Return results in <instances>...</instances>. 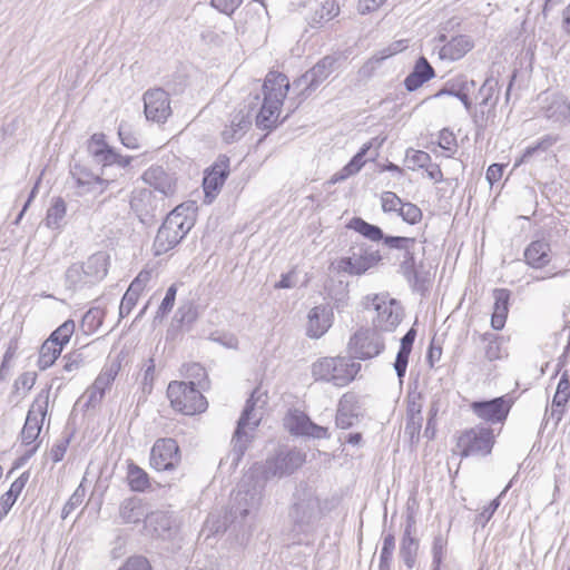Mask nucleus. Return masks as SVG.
Listing matches in <instances>:
<instances>
[{
  "mask_svg": "<svg viewBox=\"0 0 570 570\" xmlns=\"http://www.w3.org/2000/svg\"><path fill=\"white\" fill-rule=\"evenodd\" d=\"M305 459L306 454L301 450L282 446L265 461L255 462L243 476L240 489H245V497L240 500L252 508L258 505L267 482L293 474Z\"/></svg>",
  "mask_w": 570,
  "mask_h": 570,
  "instance_id": "1",
  "label": "nucleus"
},
{
  "mask_svg": "<svg viewBox=\"0 0 570 570\" xmlns=\"http://www.w3.org/2000/svg\"><path fill=\"white\" fill-rule=\"evenodd\" d=\"M321 514V504L315 491L306 483H299L288 511L293 530L298 533H308Z\"/></svg>",
  "mask_w": 570,
  "mask_h": 570,
  "instance_id": "2",
  "label": "nucleus"
},
{
  "mask_svg": "<svg viewBox=\"0 0 570 570\" xmlns=\"http://www.w3.org/2000/svg\"><path fill=\"white\" fill-rule=\"evenodd\" d=\"M194 218L185 215L183 205L173 209L163 222L154 240L155 255H161L176 245L189 233Z\"/></svg>",
  "mask_w": 570,
  "mask_h": 570,
  "instance_id": "3",
  "label": "nucleus"
},
{
  "mask_svg": "<svg viewBox=\"0 0 570 570\" xmlns=\"http://www.w3.org/2000/svg\"><path fill=\"white\" fill-rule=\"evenodd\" d=\"M360 370L361 364L346 356L322 357L313 363L312 376L342 387L352 382Z\"/></svg>",
  "mask_w": 570,
  "mask_h": 570,
  "instance_id": "4",
  "label": "nucleus"
},
{
  "mask_svg": "<svg viewBox=\"0 0 570 570\" xmlns=\"http://www.w3.org/2000/svg\"><path fill=\"white\" fill-rule=\"evenodd\" d=\"M167 396L171 407L185 415H194L206 411L208 403L196 387L194 381H173L167 387Z\"/></svg>",
  "mask_w": 570,
  "mask_h": 570,
  "instance_id": "5",
  "label": "nucleus"
},
{
  "mask_svg": "<svg viewBox=\"0 0 570 570\" xmlns=\"http://www.w3.org/2000/svg\"><path fill=\"white\" fill-rule=\"evenodd\" d=\"M495 435L491 428L475 425L461 433L456 446L462 458L487 456L492 452Z\"/></svg>",
  "mask_w": 570,
  "mask_h": 570,
  "instance_id": "6",
  "label": "nucleus"
},
{
  "mask_svg": "<svg viewBox=\"0 0 570 570\" xmlns=\"http://www.w3.org/2000/svg\"><path fill=\"white\" fill-rule=\"evenodd\" d=\"M382 256L379 249L365 243L356 244L348 250V256L337 262V269L350 275L361 276L379 265Z\"/></svg>",
  "mask_w": 570,
  "mask_h": 570,
  "instance_id": "7",
  "label": "nucleus"
},
{
  "mask_svg": "<svg viewBox=\"0 0 570 570\" xmlns=\"http://www.w3.org/2000/svg\"><path fill=\"white\" fill-rule=\"evenodd\" d=\"M48 401H39L35 400L32 405L30 406L26 422L23 428L19 434V439L22 445L29 446L31 444L32 448L27 450L26 453L21 456V462L28 461L35 453L38 451L40 442H37L42 424L47 414Z\"/></svg>",
  "mask_w": 570,
  "mask_h": 570,
  "instance_id": "8",
  "label": "nucleus"
},
{
  "mask_svg": "<svg viewBox=\"0 0 570 570\" xmlns=\"http://www.w3.org/2000/svg\"><path fill=\"white\" fill-rule=\"evenodd\" d=\"M385 348L383 336L376 330L361 328L348 342L350 358L370 360L380 355Z\"/></svg>",
  "mask_w": 570,
  "mask_h": 570,
  "instance_id": "9",
  "label": "nucleus"
},
{
  "mask_svg": "<svg viewBox=\"0 0 570 570\" xmlns=\"http://www.w3.org/2000/svg\"><path fill=\"white\" fill-rule=\"evenodd\" d=\"M336 61L337 59L333 56L323 57L309 70L293 81V89L298 91V96L307 98L334 71Z\"/></svg>",
  "mask_w": 570,
  "mask_h": 570,
  "instance_id": "10",
  "label": "nucleus"
},
{
  "mask_svg": "<svg viewBox=\"0 0 570 570\" xmlns=\"http://www.w3.org/2000/svg\"><path fill=\"white\" fill-rule=\"evenodd\" d=\"M370 305L377 313L373 320L376 331L391 332L400 324L402 314L395 299L392 298L386 302L384 296L375 294L365 297L364 306L367 308Z\"/></svg>",
  "mask_w": 570,
  "mask_h": 570,
  "instance_id": "11",
  "label": "nucleus"
},
{
  "mask_svg": "<svg viewBox=\"0 0 570 570\" xmlns=\"http://www.w3.org/2000/svg\"><path fill=\"white\" fill-rule=\"evenodd\" d=\"M181 461L177 441L171 438L158 439L150 451V465L159 472L176 470Z\"/></svg>",
  "mask_w": 570,
  "mask_h": 570,
  "instance_id": "12",
  "label": "nucleus"
},
{
  "mask_svg": "<svg viewBox=\"0 0 570 570\" xmlns=\"http://www.w3.org/2000/svg\"><path fill=\"white\" fill-rule=\"evenodd\" d=\"M259 421L261 419L257 417V420L253 421L252 424H242L240 422H237L230 440L232 449L226 458L220 460V464L229 463L230 468H237L254 440V431L258 426Z\"/></svg>",
  "mask_w": 570,
  "mask_h": 570,
  "instance_id": "13",
  "label": "nucleus"
},
{
  "mask_svg": "<svg viewBox=\"0 0 570 570\" xmlns=\"http://www.w3.org/2000/svg\"><path fill=\"white\" fill-rule=\"evenodd\" d=\"M164 197H157L153 190L136 188L131 193L130 208L145 226H151L156 222V213Z\"/></svg>",
  "mask_w": 570,
  "mask_h": 570,
  "instance_id": "14",
  "label": "nucleus"
},
{
  "mask_svg": "<svg viewBox=\"0 0 570 570\" xmlns=\"http://www.w3.org/2000/svg\"><path fill=\"white\" fill-rule=\"evenodd\" d=\"M70 176L75 181L78 196L89 193L102 194L111 183L110 179L104 177V170L100 174H95L87 166L78 163L70 167Z\"/></svg>",
  "mask_w": 570,
  "mask_h": 570,
  "instance_id": "15",
  "label": "nucleus"
},
{
  "mask_svg": "<svg viewBox=\"0 0 570 570\" xmlns=\"http://www.w3.org/2000/svg\"><path fill=\"white\" fill-rule=\"evenodd\" d=\"M144 105L148 120L160 124L171 115L169 95L161 88L147 90L144 95Z\"/></svg>",
  "mask_w": 570,
  "mask_h": 570,
  "instance_id": "16",
  "label": "nucleus"
},
{
  "mask_svg": "<svg viewBox=\"0 0 570 570\" xmlns=\"http://www.w3.org/2000/svg\"><path fill=\"white\" fill-rule=\"evenodd\" d=\"M470 407L479 419L495 424L505 421L511 404L505 396H500L489 401H474Z\"/></svg>",
  "mask_w": 570,
  "mask_h": 570,
  "instance_id": "17",
  "label": "nucleus"
},
{
  "mask_svg": "<svg viewBox=\"0 0 570 570\" xmlns=\"http://www.w3.org/2000/svg\"><path fill=\"white\" fill-rule=\"evenodd\" d=\"M228 175L229 159L226 156L220 157L208 170H206L203 179L205 203L210 204L216 198Z\"/></svg>",
  "mask_w": 570,
  "mask_h": 570,
  "instance_id": "18",
  "label": "nucleus"
},
{
  "mask_svg": "<svg viewBox=\"0 0 570 570\" xmlns=\"http://www.w3.org/2000/svg\"><path fill=\"white\" fill-rule=\"evenodd\" d=\"M384 245L392 249L400 250V255L397 256L400 261L399 273L403 274L407 269L417 265L416 261V239L412 237H403V236H387L384 238Z\"/></svg>",
  "mask_w": 570,
  "mask_h": 570,
  "instance_id": "19",
  "label": "nucleus"
},
{
  "mask_svg": "<svg viewBox=\"0 0 570 570\" xmlns=\"http://www.w3.org/2000/svg\"><path fill=\"white\" fill-rule=\"evenodd\" d=\"M259 104V95H255L253 100L249 102L247 110L240 109L237 111L232 120L229 128H226L223 131V139L230 144L233 141L239 140L248 130L252 125V110Z\"/></svg>",
  "mask_w": 570,
  "mask_h": 570,
  "instance_id": "20",
  "label": "nucleus"
},
{
  "mask_svg": "<svg viewBox=\"0 0 570 570\" xmlns=\"http://www.w3.org/2000/svg\"><path fill=\"white\" fill-rule=\"evenodd\" d=\"M358 399L354 393H345L338 401L335 424L336 428L346 430L352 428L358 421L360 413Z\"/></svg>",
  "mask_w": 570,
  "mask_h": 570,
  "instance_id": "21",
  "label": "nucleus"
},
{
  "mask_svg": "<svg viewBox=\"0 0 570 570\" xmlns=\"http://www.w3.org/2000/svg\"><path fill=\"white\" fill-rule=\"evenodd\" d=\"M333 312L326 305L313 307L307 316L306 335L309 338L322 337L332 326Z\"/></svg>",
  "mask_w": 570,
  "mask_h": 570,
  "instance_id": "22",
  "label": "nucleus"
},
{
  "mask_svg": "<svg viewBox=\"0 0 570 570\" xmlns=\"http://www.w3.org/2000/svg\"><path fill=\"white\" fill-rule=\"evenodd\" d=\"M439 41L444 45L439 49L441 60L455 61L463 58L474 46L469 36L460 35L446 40L445 35L439 37Z\"/></svg>",
  "mask_w": 570,
  "mask_h": 570,
  "instance_id": "23",
  "label": "nucleus"
},
{
  "mask_svg": "<svg viewBox=\"0 0 570 570\" xmlns=\"http://www.w3.org/2000/svg\"><path fill=\"white\" fill-rule=\"evenodd\" d=\"M542 111L543 116L552 122L570 125V101L562 94L548 95Z\"/></svg>",
  "mask_w": 570,
  "mask_h": 570,
  "instance_id": "24",
  "label": "nucleus"
},
{
  "mask_svg": "<svg viewBox=\"0 0 570 570\" xmlns=\"http://www.w3.org/2000/svg\"><path fill=\"white\" fill-rule=\"evenodd\" d=\"M415 531V520L412 515L406 519L405 529L400 544V558L403 560L407 569H413L416 562L420 542L413 535Z\"/></svg>",
  "mask_w": 570,
  "mask_h": 570,
  "instance_id": "25",
  "label": "nucleus"
},
{
  "mask_svg": "<svg viewBox=\"0 0 570 570\" xmlns=\"http://www.w3.org/2000/svg\"><path fill=\"white\" fill-rule=\"evenodd\" d=\"M291 87L293 88L284 73L271 71L263 83L264 100L283 105V100Z\"/></svg>",
  "mask_w": 570,
  "mask_h": 570,
  "instance_id": "26",
  "label": "nucleus"
},
{
  "mask_svg": "<svg viewBox=\"0 0 570 570\" xmlns=\"http://www.w3.org/2000/svg\"><path fill=\"white\" fill-rule=\"evenodd\" d=\"M524 263L534 268L542 269L552 261L551 245L547 239L532 240L523 252Z\"/></svg>",
  "mask_w": 570,
  "mask_h": 570,
  "instance_id": "27",
  "label": "nucleus"
},
{
  "mask_svg": "<svg viewBox=\"0 0 570 570\" xmlns=\"http://www.w3.org/2000/svg\"><path fill=\"white\" fill-rule=\"evenodd\" d=\"M120 370V364L117 362H112L109 365H106L99 375L96 377L95 382L88 390V403L96 404L99 403L106 393V390L110 387L112 382L115 381L118 372Z\"/></svg>",
  "mask_w": 570,
  "mask_h": 570,
  "instance_id": "28",
  "label": "nucleus"
},
{
  "mask_svg": "<svg viewBox=\"0 0 570 570\" xmlns=\"http://www.w3.org/2000/svg\"><path fill=\"white\" fill-rule=\"evenodd\" d=\"M145 527L151 531L153 535L167 539L176 529V520L171 512L155 511L146 515Z\"/></svg>",
  "mask_w": 570,
  "mask_h": 570,
  "instance_id": "29",
  "label": "nucleus"
},
{
  "mask_svg": "<svg viewBox=\"0 0 570 570\" xmlns=\"http://www.w3.org/2000/svg\"><path fill=\"white\" fill-rule=\"evenodd\" d=\"M142 179L159 191L164 198L175 191V178L163 166H151L144 173Z\"/></svg>",
  "mask_w": 570,
  "mask_h": 570,
  "instance_id": "30",
  "label": "nucleus"
},
{
  "mask_svg": "<svg viewBox=\"0 0 570 570\" xmlns=\"http://www.w3.org/2000/svg\"><path fill=\"white\" fill-rule=\"evenodd\" d=\"M435 77V70L424 56H421L404 79V87L412 92Z\"/></svg>",
  "mask_w": 570,
  "mask_h": 570,
  "instance_id": "31",
  "label": "nucleus"
},
{
  "mask_svg": "<svg viewBox=\"0 0 570 570\" xmlns=\"http://www.w3.org/2000/svg\"><path fill=\"white\" fill-rule=\"evenodd\" d=\"M109 256L105 252H97L81 264L85 271V278H88L92 285L102 281L108 273Z\"/></svg>",
  "mask_w": 570,
  "mask_h": 570,
  "instance_id": "32",
  "label": "nucleus"
},
{
  "mask_svg": "<svg viewBox=\"0 0 570 570\" xmlns=\"http://www.w3.org/2000/svg\"><path fill=\"white\" fill-rule=\"evenodd\" d=\"M494 305L491 316V326L495 331L504 327L509 313L511 292L508 288H495L493 291Z\"/></svg>",
  "mask_w": 570,
  "mask_h": 570,
  "instance_id": "33",
  "label": "nucleus"
},
{
  "mask_svg": "<svg viewBox=\"0 0 570 570\" xmlns=\"http://www.w3.org/2000/svg\"><path fill=\"white\" fill-rule=\"evenodd\" d=\"M402 276L414 292L422 296L429 292L431 286V273L423 261H420L417 265L404 272Z\"/></svg>",
  "mask_w": 570,
  "mask_h": 570,
  "instance_id": "34",
  "label": "nucleus"
},
{
  "mask_svg": "<svg viewBox=\"0 0 570 570\" xmlns=\"http://www.w3.org/2000/svg\"><path fill=\"white\" fill-rule=\"evenodd\" d=\"M415 337H416V331L414 327H412L401 338L400 350L396 354V358L394 362V370L400 380H402L406 373L409 357H410Z\"/></svg>",
  "mask_w": 570,
  "mask_h": 570,
  "instance_id": "35",
  "label": "nucleus"
},
{
  "mask_svg": "<svg viewBox=\"0 0 570 570\" xmlns=\"http://www.w3.org/2000/svg\"><path fill=\"white\" fill-rule=\"evenodd\" d=\"M29 480V472H23L10 485L9 490L0 499V520H2L16 503Z\"/></svg>",
  "mask_w": 570,
  "mask_h": 570,
  "instance_id": "36",
  "label": "nucleus"
},
{
  "mask_svg": "<svg viewBox=\"0 0 570 570\" xmlns=\"http://www.w3.org/2000/svg\"><path fill=\"white\" fill-rule=\"evenodd\" d=\"M281 107L282 105L272 104L263 99L259 112L256 115V126L263 130H269L275 127L281 114Z\"/></svg>",
  "mask_w": 570,
  "mask_h": 570,
  "instance_id": "37",
  "label": "nucleus"
},
{
  "mask_svg": "<svg viewBox=\"0 0 570 570\" xmlns=\"http://www.w3.org/2000/svg\"><path fill=\"white\" fill-rule=\"evenodd\" d=\"M86 274L81 264H72L65 273V286L67 291L75 293L82 289L86 286H91L88 278H85Z\"/></svg>",
  "mask_w": 570,
  "mask_h": 570,
  "instance_id": "38",
  "label": "nucleus"
},
{
  "mask_svg": "<svg viewBox=\"0 0 570 570\" xmlns=\"http://www.w3.org/2000/svg\"><path fill=\"white\" fill-rule=\"evenodd\" d=\"M347 227L354 229L372 242H384V238L387 237L383 234V230L379 226L372 225L361 217H353L347 224Z\"/></svg>",
  "mask_w": 570,
  "mask_h": 570,
  "instance_id": "39",
  "label": "nucleus"
},
{
  "mask_svg": "<svg viewBox=\"0 0 570 570\" xmlns=\"http://www.w3.org/2000/svg\"><path fill=\"white\" fill-rule=\"evenodd\" d=\"M127 480L128 485L135 492H144L150 487L147 472L131 461L128 464Z\"/></svg>",
  "mask_w": 570,
  "mask_h": 570,
  "instance_id": "40",
  "label": "nucleus"
},
{
  "mask_svg": "<svg viewBox=\"0 0 570 570\" xmlns=\"http://www.w3.org/2000/svg\"><path fill=\"white\" fill-rule=\"evenodd\" d=\"M146 515L140 502L134 498L125 500L120 505V517L124 523H138Z\"/></svg>",
  "mask_w": 570,
  "mask_h": 570,
  "instance_id": "41",
  "label": "nucleus"
},
{
  "mask_svg": "<svg viewBox=\"0 0 570 570\" xmlns=\"http://www.w3.org/2000/svg\"><path fill=\"white\" fill-rule=\"evenodd\" d=\"M340 12L338 6L333 0L325 1L311 17L309 26L312 28H321L325 22L331 21Z\"/></svg>",
  "mask_w": 570,
  "mask_h": 570,
  "instance_id": "42",
  "label": "nucleus"
},
{
  "mask_svg": "<svg viewBox=\"0 0 570 570\" xmlns=\"http://www.w3.org/2000/svg\"><path fill=\"white\" fill-rule=\"evenodd\" d=\"M558 138L552 135H546L541 137L535 144L528 146L520 159L515 160L514 166H520L521 164H525L530 160L532 156H534L538 153H544L549 148H551L556 142Z\"/></svg>",
  "mask_w": 570,
  "mask_h": 570,
  "instance_id": "43",
  "label": "nucleus"
},
{
  "mask_svg": "<svg viewBox=\"0 0 570 570\" xmlns=\"http://www.w3.org/2000/svg\"><path fill=\"white\" fill-rule=\"evenodd\" d=\"M61 347L55 345L49 340H46L40 347L39 357H38V366L40 370H46L50 367L56 360L61 354Z\"/></svg>",
  "mask_w": 570,
  "mask_h": 570,
  "instance_id": "44",
  "label": "nucleus"
},
{
  "mask_svg": "<svg viewBox=\"0 0 570 570\" xmlns=\"http://www.w3.org/2000/svg\"><path fill=\"white\" fill-rule=\"evenodd\" d=\"M481 340L487 343L484 356L488 361L492 362L502 357V338L499 335L487 332L481 335Z\"/></svg>",
  "mask_w": 570,
  "mask_h": 570,
  "instance_id": "45",
  "label": "nucleus"
},
{
  "mask_svg": "<svg viewBox=\"0 0 570 570\" xmlns=\"http://www.w3.org/2000/svg\"><path fill=\"white\" fill-rule=\"evenodd\" d=\"M67 206L61 197L53 199L51 206L47 210L46 225L49 228H59L61 220L66 215Z\"/></svg>",
  "mask_w": 570,
  "mask_h": 570,
  "instance_id": "46",
  "label": "nucleus"
},
{
  "mask_svg": "<svg viewBox=\"0 0 570 570\" xmlns=\"http://www.w3.org/2000/svg\"><path fill=\"white\" fill-rule=\"evenodd\" d=\"M311 421L305 413L295 411L285 420V425L291 434L304 436Z\"/></svg>",
  "mask_w": 570,
  "mask_h": 570,
  "instance_id": "47",
  "label": "nucleus"
},
{
  "mask_svg": "<svg viewBox=\"0 0 570 570\" xmlns=\"http://www.w3.org/2000/svg\"><path fill=\"white\" fill-rule=\"evenodd\" d=\"M75 322L72 320H67L57 330H55L47 340L62 348L67 343H69L70 337L75 332Z\"/></svg>",
  "mask_w": 570,
  "mask_h": 570,
  "instance_id": "48",
  "label": "nucleus"
},
{
  "mask_svg": "<svg viewBox=\"0 0 570 570\" xmlns=\"http://www.w3.org/2000/svg\"><path fill=\"white\" fill-rule=\"evenodd\" d=\"M466 89V82L462 83L459 88L455 87V85H449L446 83L441 90H439L433 97L439 98L444 95L453 96L454 98H458L466 110L471 109V100L465 92Z\"/></svg>",
  "mask_w": 570,
  "mask_h": 570,
  "instance_id": "49",
  "label": "nucleus"
},
{
  "mask_svg": "<svg viewBox=\"0 0 570 570\" xmlns=\"http://www.w3.org/2000/svg\"><path fill=\"white\" fill-rule=\"evenodd\" d=\"M405 161L409 169L415 170L416 168H425L431 163V156L423 150L410 149L406 151Z\"/></svg>",
  "mask_w": 570,
  "mask_h": 570,
  "instance_id": "50",
  "label": "nucleus"
},
{
  "mask_svg": "<svg viewBox=\"0 0 570 570\" xmlns=\"http://www.w3.org/2000/svg\"><path fill=\"white\" fill-rule=\"evenodd\" d=\"M569 397H570V381H569L567 372H564L559 380L552 403H554V406H566Z\"/></svg>",
  "mask_w": 570,
  "mask_h": 570,
  "instance_id": "51",
  "label": "nucleus"
},
{
  "mask_svg": "<svg viewBox=\"0 0 570 570\" xmlns=\"http://www.w3.org/2000/svg\"><path fill=\"white\" fill-rule=\"evenodd\" d=\"M197 318V308L191 302L181 304L175 314V321L180 325H189Z\"/></svg>",
  "mask_w": 570,
  "mask_h": 570,
  "instance_id": "52",
  "label": "nucleus"
},
{
  "mask_svg": "<svg viewBox=\"0 0 570 570\" xmlns=\"http://www.w3.org/2000/svg\"><path fill=\"white\" fill-rule=\"evenodd\" d=\"M104 313L100 308H90L82 317L81 326L86 332H95L102 324Z\"/></svg>",
  "mask_w": 570,
  "mask_h": 570,
  "instance_id": "53",
  "label": "nucleus"
},
{
  "mask_svg": "<svg viewBox=\"0 0 570 570\" xmlns=\"http://www.w3.org/2000/svg\"><path fill=\"white\" fill-rule=\"evenodd\" d=\"M85 495L86 489L83 488L82 484H79L62 508L61 518L63 520L67 519V517L82 503Z\"/></svg>",
  "mask_w": 570,
  "mask_h": 570,
  "instance_id": "54",
  "label": "nucleus"
},
{
  "mask_svg": "<svg viewBox=\"0 0 570 570\" xmlns=\"http://www.w3.org/2000/svg\"><path fill=\"white\" fill-rule=\"evenodd\" d=\"M399 215L404 222L411 225L417 224L423 216L422 210L412 203H403L399 208Z\"/></svg>",
  "mask_w": 570,
  "mask_h": 570,
  "instance_id": "55",
  "label": "nucleus"
},
{
  "mask_svg": "<svg viewBox=\"0 0 570 570\" xmlns=\"http://www.w3.org/2000/svg\"><path fill=\"white\" fill-rule=\"evenodd\" d=\"M105 138L106 137L102 132H96L88 140L87 149L90 156L94 158V160L101 156L105 149H108L110 147L106 142Z\"/></svg>",
  "mask_w": 570,
  "mask_h": 570,
  "instance_id": "56",
  "label": "nucleus"
},
{
  "mask_svg": "<svg viewBox=\"0 0 570 570\" xmlns=\"http://www.w3.org/2000/svg\"><path fill=\"white\" fill-rule=\"evenodd\" d=\"M257 394L258 390H254L252 392L250 397L246 401V404L237 422H240L242 424H252L253 421L257 420L254 415V409L261 397V395Z\"/></svg>",
  "mask_w": 570,
  "mask_h": 570,
  "instance_id": "57",
  "label": "nucleus"
},
{
  "mask_svg": "<svg viewBox=\"0 0 570 570\" xmlns=\"http://www.w3.org/2000/svg\"><path fill=\"white\" fill-rule=\"evenodd\" d=\"M36 380V372H24L20 374L13 383V393L19 394L20 390H22V395L24 396L27 392H29L33 387Z\"/></svg>",
  "mask_w": 570,
  "mask_h": 570,
  "instance_id": "58",
  "label": "nucleus"
},
{
  "mask_svg": "<svg viewBox=\"0 0 570 570\" xmlns=\"http://www.w3.org/2000/svg\"><path fill=\"white\" fill-rule=\"evenodd\" d=\"M71 439H72V433L65 432L63 435L61 436V439H59L53 444V446L50 450V456L55 463H58L63 459Z\"/></svg>",
  "mask_w": 570,
  "mask_h": 570,
  "instance_id": "59",
  "label": "nucleus"
},
{
  "mask_svg": "<svg viewBox=\"0 0 570 570\" xmlns=\"http://www.w3.org/2000/svg\"><path fill=\"white\" fill-rule=\"evenodd\" d=\"M155 360L153 357L148 358L146 363L142 366V381H141V387L144 393H151L153 386H154V379H155Z\"/></svg>",
  "mask_w": 570,
  "mask_h": 570,
  "instance_id": "60",
  "label": "nucleus"
},
{
  "mask_svg": "<svg viewBox=\"0 0 570 570\" xmlns=\"http://www.w3.org/2000/svg\"><path fill=\"white\" fill-rule=\"evenodd\" d=\"M118 136L121 144L129 149L139 148L137 136L131 131L130 127L126 122H120L118 127Z\"/></svg>",
  "mask_w": 570,
  "mask_h": 570,
  "instance_id": "61",
  "label": "nucleus"
},
{
  "mask_svg": "<svg viewBox=\"0 0 570 570\" xmlns=\"http://www.w3.org/2000/svg\"><path fill=\"white\" fill-rule=\"evenodd\" d=\"M176 293V285L173 284L167 288L166 295L156 313V318H163L171 311L175 304Z\"/></svg>",
  "mask_w": 570,
  "mask_h": 570,
  "instance_id": "62",
  "label": "nucleus"
},
{
  "mask_svg": "<svg viewBox=\"0 0 570 570\" xmlns=\"http://www.w3.org/2000/svg\"><path fill=\"white\" fill-rule=\"evenodd\" d=\"M423 396L419 392L407 394L406 416H422Z\"/></svg>",
  "mask_w": 570,
  "mask_h": 570,
  "instance_id": "63",
  "label": "nucleus"
},
{
  "mask_svg": "<svg viewBox=\"0 0 570 570\" xmlns=\"http://www.w3.org/2000/svg\"><path fill=\"white\" fill-rule=\"evenodd\" d=\"M119 570H151V566L145 557L135 556L128 558Z\"/></svg>",
  "mask_w": 570,
  "mask_h": 570,
  "instance_id": "64",
  "label": "nucleus"
}]
</instances>
